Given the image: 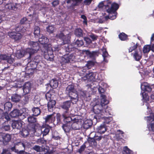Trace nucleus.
I'll return each mask as SVG.
<instances>
[{"mask_svg":"<svg viewBox=\"0 0 154 154\" xmlns=\"http://www.w3.org/2000/svg\"><path fill=\"white\" fill-rule=\"evenodd\" d=\"M98 6L99 8H104L109 14V16L103 17V21L100 20V23H103L104 21L107 20L109 19L112 20L116 18L117 14L116 11L119 7V5L118 4L116 3H113L111 4L110 1L108 0L100 3L98 5Z\"/></svg>","mask_w":154,"mask_h":154,"instance_id":"nucleus-1","label":"nucleus"},{"mask_svg":"<svg viewBox=\"0 0 154 154\" xmlns=\"http://www.w3.org/2000/svg\"><path fill=\"white\" fill-rule=\"evenodd\" d=\"M100 98L99 103L95 105L93 107L94 112L96 115L94 118L97 120V119L103 118V115L105 114V113L103 109V107L109 103L108 100L106 99L105 95L101 94Z\"/></svg>","mask_w":154,"mask_h":154,"instance_id":"nucleus-2","label":"nucleus"},{"mask_svg":"<svg viewBox=\"0 0 154 154\" xmlns=\"http://www.w3.org/2000/svg\"><path fill=\"white\" fill-rule=\"evenodd\" d=\"M29 47L26 49V53H28L30 57L31 55L36 53L39 49V46L37 42L30 41L28 43Z\"/></svg>","mask_w":154,"mask_h":154,"instance_id":"nucleus-3","label":"nucleus"},{"mask_svg":"<svg viewBox=\"0 0 154 154\" xmlns=\"http://www.w3.org/2000/svg\"><path fill=\"white\" fill-rule=\"evenodd\" d=\"M45 49L48 51V54H45L44 55V57L46 60H52L54 57V56L53 54V51H58L60 50V48L58 46L46 48Z\"/></svg>","mask_w":154,"mask_h":154,"instance_id":"nucleus-4","label":"nucleus"},{"mask_svg":"<svg viewBox=\"0 0 154 154\" xmlns=\"http://www.w3.org/2000/svg\"><path fill=\"white\" fill-rule=\"evenodd\" d=\"M147 124V128L149 131H154V114H151L149 116L145 117Z\"/></svg>","mask_w":154,"mask_h":154,"instance_id":"nucleus-5","label":"nucleus"},{"mask_svg":"<svg viewBox=\"0 0 154 154\" xmlns=\"http://www.w3.org/2000/svg\"><path fill=\"white\" fill-rule=\"evenodd\" d=\"M66 91L67 93H69V96L71 95L72 94V93H73L74 94H75V97H73L71 96H70L71 97V99L72 100H75V102H76L78 101V95L77 94L76 91L74 88V87L73 85H69L66 88Z\"/></svg>","mask_w":154,"mask_h":154,"instance_id":"nucleus-6","label":"nucleus"},{"mask_svg":"<svg viewBox=\"0 0 154 154\" xmlns=\"http://www.w3.org/2000/svg\"><path fill=\"white\" fill-rule=\"evenodd\" d=\"M68 115L69 114H68L67 111H66L62 115L63 121L65 124H70L71 125L73 122H75Z\"/></svg>","mask_w":154,"mask_h":154,"instance_id":"nucleus-7","label":"nucleus"},{"mask_svg":"<svg viewBox=\"0 0 154 154\" xmlns=\"http://www.w3.org/2000/svg\"><path fill=\"white\" fill-rule=\"evenodd\" d=\"M74 125H77V123L76 122H73L71 125L65 124L62 126V127L64 131L67 132H69L71 128L77 130V128L76 127H74Z\"/></svg>","mask_w":154,"mask_h":154,"instance_id":"nucleus-8","label":"nucleus"},{"mask_svg":"<svg viewBox=\"0 0 154 154\" xmlns=\"http://www.w3.org/2000/svg\"><path fill=\"white\" fill-rule=\"evenodd\" d=\"M75 57L72 54H66L62 58V62L64 63H68L73 61Z\"/></svg>","mask_w":154,"mask_h":154,"instance_id":"nucleus-9","label":"nucleus"},{"mask_svg":"<svg viewBox=\"0 0 154 154\" xmlns=\"http://www.w3.org/2000/svg\"><path fill=\"white\" fill-rule=\"evenodd\" d=\"M56 38H59L62 39L64 42V44L68 43L69 41L70 37L68 35L65 36L63 33L61 32L60 33L57 34L56 35Z\"/></svg>","mask_w":154,"mask_h":154,"instance_id":"nucleus-10","label":"nucleus"},{"mask_svg":"<svg viewBox=\"0 0 154 154\" xmlns=\"http://www.w3.org/2000/svg\"><path fill=\"white\" fill-rule=\"evenodd\" d=\"M96 73L91 72H89L83 78V80L85 81L88 79L91 81H94L95 79Z\"/></svg>","mask_w":154,"mask_h":154,"instance_id":"nucleus-11","label":"nucleus"},{"mask_svg":"<svg viewBox=\"0 0 154 154\" xmlns=\"http://www.w3.org/2000/svg\"><path fill=\"white\" fill-rule=\"evenodd\" d=\"M23 110L19 111L17 109H14L10 113V115L13 118L22 115L24 116V113L23 112Z\"/></svg>","mask_w":154,"mask_h":154,"instance_id":"nucleus-12","label":"nucleus"},{"mask_svg":"<svg viewBox=\"0 0 154 154\" xmlns=\"http://www.w3.org/2000/svg\"><path fill=\"white\" fill-rule=\"evenodd\" d=\"M49 40L44 36L42 35L41 37H40L39 39V42L42 45H45V48H46L47 45L48 48L51 47L50 45H47V44L49 42Z\"/></svg>","mask_w":154,"mask_h":154,"instance_id":"nucleus-13","label":"nucleus"},{"mask_svg":"<svg viewBox=\"0 0 154 154\" xmlns=\"http://www.w3.org/2000/svg\"><path fill=\"white\" fill-rule=\"evenodd\" d=\"M35 132L34 134L37 136H39L42 134V130L41 129V126L39 124L36 123L35 125Z\"/></svg>","mask_w":154,"mask_h":154,"instance_id":"nucleus-14","label":"nucleus"},{"mask_svg":"<svg viewBox=\"0 0 154 154\" xmlns=\"http://www.w3.org/2000/svg\"><path fill=\"white\" fill-rule=\"evenodd\" d=\"M141 88L143 91L150 92L152 90L151 88L149 85L146 82H144L141 85Z\"/></svg>","mask_w":154,"mask_h":154,"instance_id":"nucleus-15","label":"nucleus"},{"mask_svg":"<svg viewBox=\"0 0 154 154\" xmlns=\"http://www.w3.org/2000/svg\"><path fill=\"white\" fill-rule=\"evenodd\" d=\"M141 51L139 49L135 51L133 54V57L134 59L137 61H139L141 58Z\"/></svg>","mask_w":154,"mask_h":154,"instance_id":"nucleus-16","label":"nucleus"},{"mask_svg":"<svg viewBox=\"0 0 154 154\" xmlns=\"http://www.w3.org/2000/svg\"><path fill=\"white\" fill-rule=\"evenodd\" d=\"M22 124L21 121H15L13 122L12 127L13 128L20 129L22 127Z\"/></svg>","mask_w":154,"mask_h":154,"instance_id":"nucleus-17","label":"nucleus"},{"mask_svg":"<svg viewBox=\"0 0 154 154\" xmlns=\"http://www.w3.org/2000/svg\"><path fill=\"white\" fill-rule=\"evenodd\" d=\"M28 53H26V49L25 50H18L16 53V57L18 58H20Z\"/></svg>","mask_w":154,"mask_h":154,"instance_id":"nucleus-18","label":"nucleus"},{"mask_svg":"<svg viewBox=\"0 0 154 154\" xmlns=\"http://www.w3.org/2000/svg\"><path fill=\"white\" fill-rule=\"evenodd\" d=\"M55 116L53 114L47 115L45 118V122L47 123H52L54 120Z\"/></svg>","mask_w":154,"mask_h":154,"instance_id":"nucleus-19","label":"nucleus"},{"mask_svg":"<svg viewBox=\"0 0 154 154\" xmlns=\"http://www.w3.org/2000/svg\"><path fill=\"white\" fill-rule=\"evenodd\" d=\"M96 131L100 134H103L106 130L105 126L104 125H101L96 128Z\"/></svg>","mask_w":154,"mask_h":154,"instance_id":"nucleus-20","label":"nucleus"},{"mask_svg":"<svg viewBox=\"0 0 154 154\" xmlns=\"http://www.w3.org/2000/svg\"><path fill=\"white\" fill-rule=\"evenodd\" d=\"M56 104V102L54 100H49L48 102V107L49 111H51L52 110V109L54 107Z\"/></svg>","mask_w":154,"mask_h":154,"instance_id":"nucleus-21","label":"nucleus"},{"mask_svg":"<svg viewBox=\"0 0 154 154\" xmlns=\"http://www.w3.org/2000/svg\"><path fill=\"white\" fill-rule=\"evenodd\" d=\"M30 85L29 82L26 83L24 85L23 91L25 94H27L29 92L30 90Z\"/></svg>","mask_w":154,"mask_h":154,"instance_id":"nucleus-22","label":"nucleus"},{"mask_svg":"<svg viewBox=\"0 0 154 154\" xmlns=\"http://www.w3.org/2000/svg\"><path fill=\"white\" fill-rule=\"evenodd\" d=\"M58 82L56 80L53 79L50 81V85L51 87L55 88L58 86Z\"/></svg>","mask_w":154,"mask_h":154,"instance_id":"nucleus-23","label":"nucleus"},{"mask_svg":"<svg viewBox=\"0 0 154 154\" xmlns=\"http://www.w3.org/2000/svg\"><path fill=\"white\" fill-rule=\"evenodd\" d=\"M11 138V135L8 134H4L3 137V142H8L10 141Z\"/></svg>","mask_w":154,"mask_h":154,"instance_id":"nucleus-24","label":"nucleus"},{"mask_svg":"<svg viewBox=\"0 0 154 154\" xmlns=\"http://www.w3.org/2000/svg\"><path fill=\"white\" fill-rule=\"evenodd\" d=\"M82 52L83 54H85L87 55H89L91 57H94L97 54V52H96L93 51L91 53L88 50H83L82 51Z\"/></svg>","mask_w":154,"mask_h":154,"instance_id":"nucleus-25","label":"nucleus"},{"mask_svg":"<svg viewBox=\"0 0 154 154\" xmlns=\"http://www.w3.org/2000/svg\"><path fill=\"white\" fill-rule=\"evenodd\" d=\"M32 111L33 113V115L35 116H38L41 113V110L38 107L33 108L32 109Z\"/></svg>","mask_w":154,"mask_h":154,"instance_id":"nucleus-26","label":"nucleus"},{"mask_svg":"<svg viewBox=\"0 0 154 154\" xmlns=\"http://www.w3.org/2000/svg\"><path fill=\"white\" fill-rule=\"evenodd\" d=\"M20 97L17 94L13 95L11 96V100L13 102H17L20 100Z\"/></svg>","mask_w":154,"mask_h":154,"instance_id":"nucleus-27","label":"nucleus"},{"mask_svg":"<svg viewBox=\"0 0 154 154\" xmlns=\"http://www.w3.org/2000/svg\"><path fill=\"white\" fill-rule=\"evenodd\" d=\"M71 106V102L69 101H67L64 103L62 106V107L63 109L67 110Z\"/></svg>","mask_w":154,"mask_h":154,"instance_id":"nucleus-28","label":"nucleus"},{"mask_svg":"<svg viewBox=\"0 0 154 154\" xmlns=\"http://www.w3.org/2000/svg\"><path fill=\"white\" fill-rule=\"evenodd\" d=\"M32 148L37 152L45 151V149L44 148L38 145H35Z\"/></svg>","mask_w":154,"mask_h":154,"instance_id":"nucleus-29","label":"nucleus"},{"mask_svg":"<svg viewBox=\"0 0 154 154\" xmlns=\"http://www.w3.org/2000/svg\"><path fill=\"white\" fill-rule=\"evenodd\" d=\"M11 149L12 151H14L15 152L19 154H30L29 153L23 151H20L16 149L15 146L12 147L11 148Z\"/></svg>","mask_w":154,"mask_h":154,"instance_id":"nucleus-30","label":"nucleus"},{"mask_svg":"<svg viewBox=\"0 0 154 154\" xmlns=\"http://www.w3.org/2000/svg\"><path fill=\"white\" fill-rule=\"evenodd\" d=\"M4 109L6 111H9L12 107V105L11 103L9 102H6L4 105Z\"/></svg>","mask_w":154,"mask_h":154,"instance_id":"nucleus-31","label":"nucleus"},{"mask_svg":"<svg viewBox=\"0 0 154 154\" xmlns=\"http://www.w3.org/2000/svg\"><path fill=\"white\" fill-rule=\"evenodd\" d=\"M103 52L102 56L103 58V60L105 62H107V60L105 59V58L108 56V54L105 48H103L102 49Z\"/></svg>","mask_w":154,"mask_h":154,"instance_id":"nucleus-32","label":"nucleus"},{"mask_svg":"<svg viewBox=\"0 0 154 154\" xmlns=\"http://www.w3.org/2000/svg\"><path fill=\"white\" fill-rule=\"evenodd\" d=\"M50 127L49 126H48L45 128H43L42 129H44L43 130H42L43 136H44L48 134L50 131Z\"/></svg>","mask_w":154,"mask_h":154,"instance_id":"nucleus-33","label":"nucleus"},{"mask_svg":"<svg viewBox=\"0 0 154 154\" xmlns=\"http://www.w3.org/2000/svg\"><path fill=\"white\" fill-rule=\"evenodd\" d=\"M151 49V47L149 45H145L143 49V52L144 53H148Z\"/></svg>","mask_w":154,"mask_h":154,"instance_id":"nucleus-34","label":"nucleus"},{"mask_svg":"<svg viewBox=\"0 0 154 154\" xmlns=\"http://www.w3.org/2000/svg\"><path fill=\"white\" fill-rule=\"evenodd\" d=\"M75 34L77 36L81 37L83 36L82 30L80 29H77L75 31Z\"/></svg>","mask_w":154,"mask_h":154,"instance_id":"nucleus-35","label":"nucleus"},{"mask_svg":"<svg viewBox=\"0 0 154 154\" xmlns=\"http://www.w3.org/2000/svg\"><path fill=\"white\" fill-rule=\"evenodd\" d=\"M40 29L37 26H36L35 27L34 29V34L35 37L37 36L38 37V35H39L40 34Z\"/></svg>","mask_w":154,"mask_h":154,"instance_id":"nucleus-36","label":"nucleus"},{"mask_svg":"<svg viewBox=\"0 0 154 154\" xmlns=\"http://www.w3.org/2000/svg\"><path fill=\"white\" fill-rule=\"evenodd\" d=\"M28 120L29 123H34L36 122V118L32 116H30L28 117Z\"/></svg>","mask_w":154,"mask_h":154,"instance_id":"nucleus-37","label":"nucleus"},{"mask_svg":"<svg viewBox=\"0 0 154 154\" xmlns=\"http://www.w3.org/2000/svg\"><path fill=\"white\" fill-rule=\"evenodd\" d=\"M1 129L5 131H9L10 129V126L9 125H2L1 128Z\"/></svg>","mask_w":154,"mask_h":154,"instance_id":"nucleus-38","label":"nucleus"},{"mask_svg":"<svg viewBox=\"0 0 154 154\" xmlns=\"http://www.w3.org/2000/svg\"><path fill=\"white\" fill-rule=\"evenodd\" d=\"M6 61L9 63L12 64L14 62L15 60L14 58L12 57L11 56H8L6 59Z\"/></svg>","mask_w":154,"mask_h":154,"instance_id":"nucleus-39","label":"nucleus"},{"mask_svg":"<svg viewBox=\"0 0 154 154\" xmlns=\"http://www.w3.org/2000/svg\"><path fill=\"white\" fill-rule=\"evenodd\" d=\"M119 38L122 41L125 40L127 38V35L124 33H120L119 35Z\"/></svg>","mask_w":154,"mask_h":154,"instance_id":"nucleus-40","label":"nucleus"},{"mask_svg":"<svg viewBox=\"0 0 154 154\" xmlns=\"http://www.w3.org/2000/svg\"><path fill=\"white\" fill-rule=\"evenodd\" d=\"M37 61H31L28 63L27 65L28 66L30 65L32 68H35L37 64Z\"/></svg>","mask_w":154,"mask_h":154,"instance_id":"nucleus-41","label":"nucleus"},{"mask_svg":"<svg viewBox=\"0 0 154 154\" xmlns=\"http://www.w3.org/2000/svg\"><path fill=\"white\" fill-rule=\"evenodd\" d=\"M75 47H81L83 45V42L82 40H77L75 43Z\"/></svg>","mask_w":154,"mask_h":154,"instance_id":"nucleus-42","label":"nucleus"},{"mask_svg":"<svg viewBox=\"0 0 154 154\" xmlns=\"http://www.w3.org/2000/svg\"><path fill=\"white\" fill-rule=\"evenodd\" d=\"M131 152V151L127 146H125L124 147L123 154H130Z\"/></svg>","mask_w":154,"mask_h":154,"instance_id":"nucleus-43","label":"nucleus"},{"mask_svg":"<svg viewBox=\"0 0 154 154\" xmlns=\"http://www.w3.org/2000/svg\"><path fill=\"white\" fill-rule=\"evenodd\" d=\"M101 138H102V137L100 136H95V137H94V139L92 138L91 140V141L93 143V144L94 145H96V143L95 141V140H100L101 139Z\"/></svg>","mask_w":154,"mask_h":154,"instance_id":"nucleus-44","label":"nucleus"},{"mask_svg":"<svg viewBox=\"0 0 154 154\" xmlns=\"http://www.w3.org/2000/svg\"><path fill=\"white\" fill-rule=\"evenodd\" d=\"M94 64V62L89 61L88 62L87 64L86 65V66L88 69H90L93 66Z\"/></svg>","mask_w":154,"mask_h":154,"instance_id":"nucleus-45","label":"nucleus"},{"mask_svg":"<svg viewBox=\"0 0 154 154\" xmlns=\"http://www.w3.org/2000/svg\"><path fill=\"white\" fill-rule=\"evenodd\" d=\"M54 28L53 26H50L47 28V31L50 33H52Z\"/></svg>","mask_w":154,"mask_h":154,"instance_id":"nucleus-46","label":"nucleus"},{"mask_svg":"<svg viewBox=\"0 0 154 154\" xmlns=\"http://www.w3.org/2000/svg\"><path fill=\"white\" fill-rule=\"evenodd\" d=\"M22 37L20 33H19L16 32L15 36L14 37V39L15 40H18L20 39Z\"/></svg>","mask_w":154,"mask_h":154,"instance_id":"nucleus-47","label":"nucleus"},{"mask_svg":"<svg viewBox=\"0 0 154 154\" xmlns=\"http://www.w3.org/2000/svg\"><path fill=\"white\" fill-rule=\"evenodd\" d=\"M21 134L24 137H26L29 134V132L26 130H23L21 132Z\"/></svg>","mask_w":154,"mask_h":154,"instance_id":"nucleus-48","label":"nucleus"},{"mask_svg":"<svg viewBox=\"0 0 154 154\" xmlns=\"http://www.w3.org/2000/svg\"><path fill=\"white\" fill-rule=\"evenodd\" d=\"M142 95L143 99H144L146 101H149V96L146 94H144L143 93L142 94Z\"/></svg>","mask_w":154,"mask_h":154,"instance_id":"nucleus-49","label":"nucleus"},{"mask_svg":"<svg viewBox=\"0 0 154 154\" xmlns=\"http://www.w3.org/2000/svg\"><path fill=\"white\" fill-rule=\"evenodd\" d=\"M137 44L134 45L133 46L131 47L129 49V51L130 52H131L133 50H135L137 48Z\"/></svg>","mask_w":154,"mask_h":154,"instance_id":"nucleus-50","label":"nucleus"},{"mask_svg":"<svg viewBox=\"0 0 154 154\" xmlns=\"http://www.w3.org/2000/svg\"><path fill=\"white\" fill-rule=\"evenodd\" d=\"M16 32H9L8 33V35L11 38L14 39V37L15 36V34Z\"/></svg>","mask_w":154,"mask_h":154,"instance_id":"nucleus-51","label":"nucleus"},{"mask_svg":"<svg viewBox=\"0 0 154 154\" xmlns=\"http://www.w3.org/2000/svg\"><path fill=\"white\" fill-rule=\"evenodd\" d=\"M52 96L51 94L50 93L48 92L45 94V97L48 100H51V97Z\"/></svg>","mask_w":154,"mask_h":154,"instance_id":"nucleus-52","label":"nucleus"},{"mask_svg":"<svg viewBox=\"0 0 154 154\" xmlns=\"http://www.w3.org/2000/svg\"><path fill=\"white\" fill-rule=\"evenodd\" d=\"M82 0H67V3H69L71 1H72L74 2H75V5H76L78 3L81 2Z\"/></svg>","mask_w":154,"mask_h":154,"instance_id":"nucleus-53","label":"nucleus"},{"mask_svg":"<svg viewBox=\"0 0 154 154\" xmlns=\"http://www.w3.org/2000/svg\"><path fill=\"white\" fill-rule=\"evenodd\" d=\"M8 56L5 54H1L0 55V60H6Z\"/></svg>","mask_w":154,"mask_h":154,"instance_id":"nucleus-54","label":"nucleus"},{"mask_svg":"<svg viewBox=\"0 0 154 154\" xmlns=\"http://www.w3.org/2000/svg\"><path fill=\"white\" fill-rule=\"evenodd\" d=\"M37 142L38 143H41V144H44L46 142V141L43 138L38 139Z\"/></svg>","mask_w":154,"mask_h":154,"instance_id":"nucleus-55","label":"nucleus"},{"mask_svg":"<svg viewBox=\"0 0 154 154\" xmlns=\"http://www.w3.org/2000/svg\"><path fill=\"white\" fill-rule=\"evenodd\" d=\"M90 37L92 39L93 41L97 40V38L98 36L94 34H92L90 36Z\"/></svg>","mask_w":154,"mask_h":154,"instance_id":"nucleus-56","label":"nucleus"},{"mask_svg":"<svg viewBox=\"0 0 154 154\" xmlns=\"http://www.w3.org/2000/svg\"><path fill=\"white\" fill-rule=\"evenodd\" d=\"M4 118H5L7 121H8L10 119V117L8 115V113L7 112H5V113Z\"/></svg>","mask_w":154,"mask_h":154,"instance_id":"nucleus-57","label":"nucleus"},{"mask_svg":"<svg viewBox=\"0 0 154 154\" xmlns=\"http://www.w3.org/2000/svg\"><path fill=\"white\" fill-rule=\"evenodd\" d=\"M84 40L87 44H89L91 43V42L90 39L87 37L85 38Z\"/></svg>","mask_w":154,"mask_h":154,"instance_id":"nucleus-58","label":"nucleus"},{"mask_svg":"<svg viewBox=\"0 0 154 154\" xmlns=\"http://www.w3.org/2000/svg\"><path fill=\"white\" fill-rule=\"evenodd\" d=\"M59 3V2L58 0H55L52 3V5L54 6H55L57 5Z\"/></svg>","mask_w":154,"mask_h":154,"instance_id":"nucleus-59","label":"nucleus"},{"mask_svg":"<svg viewBox=\"0 0 154 154\" xmlns=\"http://www.w3.org/2000/svg\"><path fill=\"white\" fill-rule=\"evenodd\" d=\"M1 154H11L6 149H3L2 152Z\"/></svg>","mask_w":154,"mask_h":154,"instance_id":"nucleus-60","label":"nucleus"},{"mask_svg":"<svg viewBox=\"0 0 154 154\" xmlns=\"http://www.w3.org/2000/svg\"><path fill=\"white\" fill-rule=\"evenodd\" d=\"M85 148V147L84 146H82L79 149V152L80 153H81L83 151H84V150Z\"/></svg>","mask_w":154,"mask_h":154,"instance_id":"nucleus-61","label":"nucleus"},{"mask_svg":"<svg viewBox=\"0 0 154 154\" xmlns=\"http://www.w3.org/2000/svg\"><path fill=\"white\" fill-rule=\"evenodd\" d=\"M6 8H8L9 10L12 9L13 8L12 5L11 4H8L6 5Z\"/></svg>","mask_w":154,"mask_h":154,"instance_id":"nucleus-62","label":"nucleus"},{"mask_svg":"<svg viewBox=\"0 0 154 154\" xmlns=\"http://www.w3.org/2000/svg\"><path fill=\"white\" fill-rule=\"evenodd\" d=\"M26 21V18H23L21 20L20 23L21 24L24 23Z\"/></svg>","mask_w":154,"mask_h":154,"instance_id":"nucleus-63","label":"nucleus"},{"mask_svg":"<svg viewBox=\"0 0 154 154\" xmlns=\"http://www.w3.org/2000/svg\"><path fill=\"white\" fill-rule=\"evenodd\" d=\"M87 67H83L81 69V70L83 72H85L87 70Z\"/></svg>","mask_w":154,"mask_h":154,"instance_id":"nucleus-64","label":"nucleus"}]
</instances>
